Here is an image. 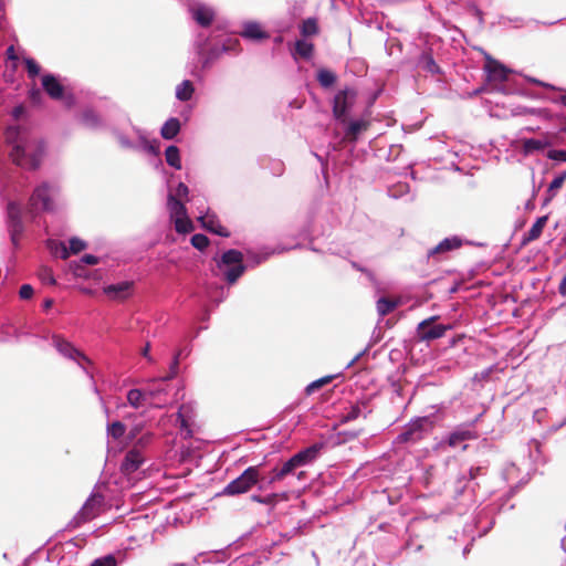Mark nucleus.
<instances>
[{
    "label": "nucleus",
    "mask_w": 566,
    "mask_h": 566,
    "mask_svg": "<svg viewBox=\"0 0 566 566\" xmlns=\"http://www.w3.org/2000/svg\"><path fill=\"white\" fill-rule=\"evenodd\" d=\"M6 140L12 146L10 157L15 165L27 169L40 167L45 151L41 139L18 126H9L6 130Z\"/></svg>",
    "instance_id": "nucleus-1"
},
{
    "label": "nucleus",
    "mask_w": 566,
    "mask_h": 566,
    "mask_svg": "<svg viewBox=\"0 0 566 566\" xmlns=\"http://www.w3.org/2000/svg\"><path fill=\"white\" fill-rule=\"evenodd\" d=\"M61 187L55 180H45L38 185L29 200V212L32 216L39 212H53L59 206Z\"/></svg>",
    "instance_id": "nucleus-2"
},
{
    "label": "nucleus",
    "mask_w": 566,
    "mask_h": 566,
    "mask_svg": "<svg viewBox=\"0 0 566 566\" xmlns=\"http://www.w3.org/2000/svg\"><path fill=\"white\" fill-rule=\"evenodd\" d=\"M323 443H314L291 457L281 468H274L271 472L269 483L283 480L285 476L293 474L300 468L312 463L319 455Z\"/></svg>",
    "instance_id": "nucleus-3"
},
{
    "label": "nucleus",
    "mask_w": 566,
    "mask_h": 566,
    "mask_svg": "<svg viewBox=\"0 0 566 566\" xmlns=\"http://www.w3.org/2000/svg\"><path fill=\"white\" fill-rule=\"evenodd\" d=\"M51 345L60 356L75 363L83 373L93 380V374L86 367V365L92 364V360L82 350L75 347L73 343L66 339L63 335L53 334L51 336Z\"/></svg>",
    "instance_id": "nucleus-4"
},
{
    "label": "nucleus",
    "mask_w": 566,
    "mask_h": 566,
    "mask_svg": "<svg viewBox=\"0 0 566 566\" xmlns=\"http://www.w3.org/2000/svg\"><path fill=\"white\" fill-rule=\"evenodd\" d=\"M217 268L229 284H233L244 273L243 254L239 250L230 249L222 253L217 261Z\"/></svg>",
    "instance_id": "nucleus-5"
},
{
    "label": "nucleus",
    "mask_w": 566,
    "mask_h": 566,
    "mask_svg": "<svg viewBox=\"0 0 566 566\" xmlns=\"http://www.w3.org/2000/svg\"><path fill=\"white\" fill-rule=\"evenodd\" d=\"M132 130L137 137V142L132 140L124 132L114 129L113 134L119 145L125 149L143 150L149 155H158L159 146L157 140H149L145 130L132 126Z\"/></svg>",
    "instance_id": "nucleus-6"
},
{
    "label": "nucleus",
    "mask_w": 566,
    "mask_h": 566,
    "mask_svg": "<svg viewBox=\"0 0 566 566\" xmlns=\"http://www.w3.org/2000/svg\"><path fill=\"white\" fill-rule=\"evenodd\" d=\"M169 379L166 377H156L145 381V390L148 407L163 409L168 406Z\"/></svg>",
    "instance_id": "nucleus-7"
},
{
    "label": "nucleus",
    "mask_w": 566,
    "mask_h": 566,
    "mask_svg": "<svg viewBox=\"0 0 566 566\" xmlns=\"http://www.w3.org/2000/svg\"><path fill=\"white\" fill-rule=\"evenodd\" d=\"M433 429V420L429 417H421L411 420L401 433L397 437V440L402 443H417L424 439Z\"/></svg>",
    "instance_id": "nucleus-8"
},
{
    "label": "nucleus",
    "mask_w": 566,
    "mask_h": 566,
    "mask_svg": "<svg viewBox=\"0 0 566 566\" xmlns=\"http://www.w3.org/2000/svg\"><path fill=\"white\" fill-rule=\"evenodd\" d=\"M167 207L171 220L175 223V229L178 233H188L192 231V222L187 216V209L180 199L176 198L172 192H169L167 199Z\"/></svg>",
    "instance_id": "nucleus-9"
},
{
    "label": "nucleus",
    "mask_w": 566,
    "mask_h": 566,
    "mask_svg": "<svg viewBox=\"0 0 566 566\" xmlns=\"http://www.w3.org/2000/svg\"><path fill=\"white\" fill-rule=\"evenodd\" d=\"M259 480V469L256 467H249L240 476L232 480L223 489V495H238L248 492Z\"/></svg>",
    "instance_id": "nucleus-10"
},
{
    "label": "nucleus",
    "mask_w": 566,
    "mask_h": 566,
    "mask_svg": "<svg viewBox=\"0 0 566 566\" xmlns=\"http://www.w3.org/2000/svg\"><path fill=\"white\" fill-rule=\"evenodd\" d=\"M7 227L12 244L18 248L21 235L24 232L22 210L15 201H9L7 207Z\"/></svg>",
    "instance_id": "nucleus-11"
},
{
    "label": "nucleus",
    "mask_w": 566,
    "mask_h": 566,
    "mask_svg": "<svg viewBox=\"0 0 566 566\" xmlns=\"http://www.w3.org/2000/svg\"><path fill=\"white\" fill-rule=\"evenodd\" d=\"M356 91L354 88H345L339 91L333 102V114L336 119L345 122L356 101Z\"/></svg>",
    "instance_id": "nucleus-12"
},
{
    "label": "nucleus",
    "mask_w": 566,
    "mask_h": 566,
    "mask_svg": "<svg viewBox=\"0 0 566 566\" xmlns=\"http://www.w3.org/2000/svg\"><path fill=\"white\" fill-rule=\"evenodd\" d=\"M437 319L438 316H431L418 324L417 333L420 339L429 342L441 338L447 331L452 328L450 324H434Z\"/></svg>",
    "instance_id": "nucleus-13"
},
{
    "label": "nucleus",
    "mask_w": 566,
    "mask_h": 566,
    "mask_svg": "<svg viewBox=\"0 0 566 566\" xmlns=\"http://www.w3.org/2000/svg\"><path fill=\"white\" fill-rule=\"evenodd\" d=\"M104 499L102 495L93 494L82 506L81 511L74 517L75 525H80L91 521L98 515L103 505Z\"/></svg>",
    "instance_id": "nucleus-14"
},
{
    "label": "nucleus",
    "mask_w": 566,
    "mask_h": 566,
    "mask_svg": "<svg viewBox=\"0 0 566 566\" xmlns=\"http://www.w3.org/2000/svg\"><path fill=\"white\" fill-rule=\"evenodd\" d=\"M476 439V433L468 426H460L450 432L444 442L451 448L461 447L462 450L467 449L464 442Z\"/></svg>",
    "instance_id": "nucleus-15"
},
{
    "label": "nucleus",
    "mask_w": 566,
    "mask_h": 566,
    "mask_svg": "<svg viewBox=\"0 0 566 566\" xmlns=\"http://www.w3.org/2000/svg\"><path fill=\"white\" fill-rule=\"evenodd\" d=\"M49 248L55 249L54 253L60 255L61 259L65 260L70 254H77L86 248V243L80 238H71L69 241V248L63 243H56L55 241H49Z\"/></svg>",
    "instance_id": "nucleus-16"
},
{
    "label": "nucleus",
    "mask_w": 566,
    "mask_h": 566,
    "mask_svg": "<svg viewBox=\"0 0 566 566\" xmlns=\"http://www.w3.org/2000/svg\"><path fill=\"white\" fill-rule=\"evenodd\" d=\"M240 35L250 41H262L270 38V34L263 29V25L254 20H247L242 22Z\"/></svg>",
    "instance_id": "nucleus-17"
},
{
    "label": "nucleus",
    "mask_w": 566,
    "mask_h": 566,
    "mask_svg": "<svg viewBox=\"0 0 566 566\" xmlns=\"http://www.w3.org/2000/svg\"><path fill=\"white\" fill-rule=\"evenodd\" d=\"M192 407L189 403L181 405L177 412L176 422L179 423L180 434L184 438H190L192 436Z\"/></svg>",
    "instance_id": "nucleus-18"
},
{
    "label": "nucleus",
    "mask_w": 566,
    "mask_h": 566,
    "mask_svg": "<svg viewBox=\"0 0 566 566\" xmlns=\"http://www.w3.org/2000/svg\"><path fill=\"white\" fill-rule=\"evenodd\" d=\"M192 19L201 27H208L214 18V11L211 7L200 2L190 6Z\"/></svg>",
    "instance_id": "nucleus-19"
},
{
    "label": "nucleus",
    "mask_w": 566,
    "mask_h": 566,
    "mask_svg": "<svg viewBox=\"0 0 566 566\" xmlns=\"http://www.w3.org/2000/svg\"><path fill=\"white\" fill-rule=\"evenodd\" d=\"M145 459L139 450L132 449L129 450L120 465V470L123 473L129 475L138 471L144 463Z\"/></svg>",
    "instance_id": "nucleus-20"
},
{
    "label": "nucleus",
    "mask_w": 566,
    "mask_h": 566,
    "mask_svg": "<svg viewBox=\"0 0 566 566\" xmlns=\"http://www.w3.org/2000/svg\"><path fill=\"white\" fill-rule=\"evenodd\" d=\"M494 514V506H485L476 514L475 524L480 530L479 536L485 535L493 527Z\"/></svg>",
    "instance_id": "nucleus-21"
},
{
    "label": "nucleus",
    "mask_w": 566,
    "mask_h": 566,
    "mask_svg": "<svg viewBox=\"0 0 566 566\" xmlns=\"http://www.w3.org/2000/svg\"><path fill=\"white\" fill-rule=\"evenodd\" d=\"M78 122L87 129L96 130L104 126L101 115L92 107H85L78 115Z\"/></svg>",
    "instance_id": "nucleus-22"
},
{
    "label": "nucleus",
    "mask_w": 566,
    "mask_h": 566,
    "mask_svg": "<svg viewBox=\"0 0 566 566\" xmlns=\"http://www.w3.org/2000/svg\"><path fill=\"white\" fill-rule=\"evenodd\" d=\"M133 284L130 281L109 284L103 289V292L113 300H124L129 296Z\"/></svg>",
    "instance_id": "nucleus-23"
},
{
    "label": "nucleus",
    "mask_w": 566,
    "mask_h": 566,
    "mask_svg": "<svg viewBox=\"0 0 566 566\" xmlns=\"http://www.w3.org/2000/svg\"><path fill=\"white\" fill-rule=\"evenodd\" d=\"M485 468L482 465L471 467L467 472L461 473L455 482V493L461 495L469 481L475 480L478 476L485 474Z\"/></svg>",
    "instance_id": "nucleus-24"
},
{
    "label": "nucleus",
    "mask_w": 566,
    "mask_h": 566,
    "mask_svg": "<svg viewBox=\"0 0 566 566\" xmlns=\"http://www.w3.org/2000/svg\"><path fill=\"white\" fill-rule=\"evenodd\" d=\"M199 220L201 221L202 227L208 231L224 238L230 235L229 231L221 226L214 213L207 212L206 214L200 216Z\"/></svg>",
    "instance_id": "nucleus-25"
},
{
    "label": "nucleus",
    "mask_w": 566,
    "mask_h": 566,
    "mask_svg": "<svg viewBox=\"0 0 566 566\" xmlns=\"http://www.w3.org/2000/svg\"><path fill=\"white\" fill-rule=\"evenodd\" d=\"M42 86L44 91L52 97L53 99H60L63 97L64 87L57 81V78L52 74H45L42 76Z\"/></svg>",
    "instance_id": "nucleus-26"
},
{
    "label": "nucleus",
    "mask_w": 566,
    "mask_h": 566,
    "mask_svg": "<svg viewBox=\"0 0 566 566\" xmlns=\"http://www.w3.org/2000/svg\"><path fill=\"white\" fill-rule=\"evenodd\" d=\"M462 245V239L454 235L450 238L443 239L439 242L434 248L430 249L428 252L429 256H434L437 254H443L455 249H459Z\"/></svg>",
    "instance_id": "nucleus-27"
},
{
    "label": "nucleus",
    "mask_w": 566,
    "mask_h": 566,
    "mask_svg": "<svg viewBox=\"0 0 566 566\" xmlns=\"http://www.w3.org/2000/svg\"><path fill=\"white\" fill-rule=\"evenodd\" d=\"M522 153L525 156L532 155L536 151L544 150L551 146L547 138H524L522 139Z\"/></svg>",
    "instance_id": "nucleus-28"
},
{
    "label": "nucleus",
    "mask_w": 566,
    "mask_h": 566,
    "mask_svg": "<svg viewBox=\"0 0 566 566\" xmlns=\"http://www.w3.org/2000/svg\"><path fill=\"white\" fill-rule=\"evenodd\" d=\"M485 71L490 80L500 82L505 81L510 73V70L494 60L486 61Z\"/></svg>",
    "instance_id": "nucleus-29"
},
{
    "label": "nucleus",
    "mask_w": 566,
    "mask_h": 566,
    "mask_svg": "<svg viewBox=\"0 0 566 566\" xmlns=\"http://www.w3.org/2000/svg\"><path fill=\"white\" fill-rule=\"evenodd\" d=\"M127 403L134 408L139 409L148 406L145 388H133L127 391L126 395Z\"/></svg>",
    "instance_id": "nucleus-30"
},
{
    "label": "nucleus",
    "mask_w": 566,
    "mask_h": 566,
    "mask_svg": "<svg viewBox=\"0 0 566 566\" xmlns=\"http://www.w3.org/2000/svg\"><path fill=\"white\" fill-rule=\"evenodd\" d=\"M418 66L431 74H440L441 69L436 63L431 52H422L418 60Z\"/></svg>",
    "instance_id": "nucleus-31"
},
{
    "label": "nucleus",
    "mask_w": 566,
    "mask_h": 566,
    "mask_svg": "<svg viewBox=\"0 0 566 566\" xmlns=\"http://www.w3.org/2000/svg\"><path fill=\"white\" fill-rule=\"evenodd\" d=\"M370 411L371 410L368 408L367 402L356 403L352 406L346 413L343 415V421L349 422L356 420L359 417L366 418Z\"/></svg>",
    "instance_id": "nucleus-32"
},
{
    "label": "nucleus",
    "mask_w": 566,
    "mask_h": 566,
    "mask_svg": "<svg viewBox=\"0 0 566 566\" xmlns=\"http://www.w3.org/2000/svg\"><path fill=\"white\" fill-rule=\"evenodd\" d=\"M180 132V122L176 117L167 119L160 129V135L164 139H174Z\"/></svg>",
    "instance_id": "nucleus-33"
},
{
    "label": "nucleus",
    "mask_w": 566,
    "mask_h": 566,
    "mask_svg": "<svg viewBox=\"0 0 566 566\" xmlns=\"http://www.w3.org/2000/svg\"><path fill=\"white\" fill-rule=\"evenodd\" d=\"M176 98L180 102H188L195 94V85L190 80H184L176 86Z\"/></svg>",
    "instance_id": "nucleus-34"
},
{
    "label": "nucleus",
    "mask_w": 566,
    "mask_h": 566,
    "mask_svg": "<svg viewBox=\"0 0 566 566\" xmlns=\"http://www.w3.org/2000/svg\"><path fill=\"white\" fill-rule=\"evenodd\" d=\"M314 46L306 40H297L292 51L293 57L296 60L297 56L303 59H310L313 54Z\"/></svg>",
    "instance_id": "nucleus-35"
},
{
    "label": "nucleus",
    "mask_w": 566,
    "mask_h": 566,
    "mask_svg": "<svg viewBox=\"0 0 566 566\" xmlns=\"http://www.w3.org/2000/svg\"><path fill=\"white\" fill-rule=\"evenodd\" d=\"M399 302L397 300H391L388 297H380L376 303V310L380 317L386 316L391 313L396 307H398Z\"/></svg>",
    "instance_id": "nucleus-36"
},
{
    "label": "nucleus",
    "mask_w": 566,
    "mask_h": 566,
    "mask_svg": "<svg viewBox=\"0 0 566 566\" xmlns=\"http://www.w3.org/2000/svg\"><path fill=\"white\" fill-rule=\"evenodd\" d=\"M546 221H547V217L537 218V220L533 223L531 229L525 234L524 241L531 242V241L538 239L543 232Z\"/></svg>",
    "instance_id": "nucleus-37"
},
{
    "label": "nucleus",
    "mask_w": 566,
    "mask_h": 566,
    "mask_svg": "<svg viewBox=\"0 0 566 566\" xmlns=\"http://www.w3.org/2000/svg\"><path fill=\"white\" fill-rule=\"evenodd\" d=\"M165 158L167 164L175 168V169H181V159H180V151L179 148L175 145H170L165 150Z\"/></svg>",
    "instance_id": "nucleus-38"
},
{
    "label": "nucleus",
    "mask_w": 566,
    "mask_h": 566,
    "mask_svg": "<svg viewBox=\"0 0 566 566\" xmlns=\"http://www.w3.org/2000/svg\"><path fill=\"white\" fill-rule=\"evenodd\" d=\"M317 81L322 87L329 88L335 84L336 75L327 69H321L317 72Z\"/></svg>",
    "instance_id": "nucleus-39"
},
{
    "label": "nucleus",
    "mask_w": 566,
    "mask_h": 566,
    "mask_svg": "<svg viewBox=\"0 0 566 566\" xmlns=\"http://www.w3.org/2000/svg\"><path fill=\"white\" fill-rule=\"evenodd\" d=\"M98 263V258L93 255V254H85L81 258L80 262L78 263H74L72 265L73 268V272L75 275L77 276H83L84 273H83V266L82 264H87V265H95Z\"/></svg>",
    "instance_id": "nucleus-40"
},
{
    "label": "nucleus",
    "mask_w": 566,
    "mask_h": 566,
    "mask_svg": "<svg viewBox=\"0 0 566 566\" xmlns=\"http://www.w3.org/2000/svg\"><path fill=\"white\" fill-rule=\"evenodd\" d=\"M338 375H328V376H324L319 379H316L314 381H312L311 384H308L305 388V392L307 395H312L314 394L316 390H318L319 388L328 385L329 382H332V380L334 378H336Z\"/></svg>",
    "instance_id": "nucleus-41"
},
{
    "label": "nucleus",
    "mask_w": 566,
    "mask_h": 566,
    "mask_svg": "<svg viewBox=\"0 0 566 566\" xmlns=\"http://www.w3.org/2000/svg\"><path fill=\"white\" fill-rule=\"evenodd\" d=\"M126 427L120 421H114L107 424V434L117 440L125 434Z\"/></svg>",
    "instance_id": "nucleus-42"
},
{
    "label": "nucleus",
    "mask_w": 566,
    "mask_h": 566,
    "mask_svg": "<svg viewBox=\"0 0 566 566\" xmlns=\"http://www.w3.org/2000/svg\"><path fill=\"white\" fill-rule=\"evenodd\" d=\"M221 52L224 53H231V54H239L241 52V44L238 39L228 38L221 46Z\"/></svg>",
    "instance_id": "nucleus-43"
},
{
    "label": "nucleus",
    "mask_w": 566,
    "mask_h": 566,
    "mask_svg": "<svg viewBox=\"0 0 566 566\" xmlns=\"http://www.w3.org/2000/svg\"><path fill=\"white\" fill-rule=\"evenodd\" d=\"M367 127V123L361 120V119H357V120H353L349 123L347 129H346V135L349 137V138H356V136L361 132L364 130L365 128Z\"/></svg>",
    "instance_id": "nucleus-44"
},
{
    "label": "nucleus",
    "mask_w": 566,
    "mask_h": 566,
    "mask_svg": "<svg viewBox=\"0 0 566 566\" xmlns=\"http://www.w3.org/2000/svg\"><path fill=\"white\" fill-rule=\"evenodd\" d=\"M90 566H117V559L114 555L108 554L94 559Z\"/></svg>",
    "instance_id": "nucleus-45"
},
{
    "label": "nucleus",
    "mask_w": 566,
    "mask_h": 566,
    "mask_svg": "<svg viewBox=\"0 0 566 566\" xmlns=\"http://www.w3.org/2000/svg\"><path fill=\"white\" fill-rule=\"evenodd\" d=\"M191 244L193 248L202 251L209 245V239L202 233H196L191 238Z\"/></svg>",
    "instance_id": "nucleus-46"
},
{
    "label": "nucleus",
    "mask_w": 566,
    "mask_h": 566,
    "mask_svg": "<svg viewBox=\"0 0 566 566\" xmlns=\"http://www.w3.org/2000/svg\"><path fill=\"white\" fill-rule=\"evenodd\" d=\"M566 180V171H563L560 174H558L549 184L548 186V192L551 193V196H554L555 195V191L558 190L564 181Z\"/></svg>",
    "instance_id": "nucleus-47"
},
{
    "label": "nucleus",
    "mask_w": 566,
    "mask_h": 566,
    "mask_svg": "<svg viewBox=\"0 0 566 566\" xmlns=\"http://www.w3.org/2000/svg\"><path fill=\"white\" fill-rule=\"evenodd\" d=\"M24 64L28 71V75L32 78L39 75L40 73V66L39 64L31 57L24 59Z\"/></svg>",
    "instance_id": "nucleus-48"
},
{
    "label": "nucleus",
    "mask_w": 566,
    "mask_h": 566,
    "mask_svg": "<svg viewBox=\"0 0 566 566\" xmlns=\"http://www.w3.org/2000/svg\"><path fill=\"white\" fill-rule=\"evenodd\" d=\"M180 356H181V350H178L175 354V356L172 358V361L170 364L169 374L165 376L167 379L171 380V379H174L177 376Z\"/></svg>",
    "instance_id": "nucleus-49"
},
{
    "label": "nucleus",
    "mask_w": 566,
    "mask_h": 566,
    "mask_svg": "<svg viewBox=\"0 0 566 566\" xmlns=\"http://www.w3.org/2000/svg\"><path fill=\"white\" fill-rule=\"evenodd\" d=\"M547 158L555 161L566 163V149H551L547 153Z\"/></svg>",
    "instance_id": "nucleus-50"
},
{
    "label": "nucleus",
    "mask_w": 566,
    "mask_h": 566,
    "mask_svg": "<svg viewBox=\"0 0 566 566\" xmlns=\"http://www.w3.org/2000/svg\"><path fill=\"white\" fill-rule=\"evenodd\" d=\"M269 254L268 253H249L248 254V258H249V261H251L252 265H259L261 264L262 262H264L266 259H268Z\"/></svg>",
    "instance_id": "nucleus-51"
},
{
    "label": "nucleus",
    "mask_w": 566,
    "mask_h": 566,
    "mask_svg": "<svg viewBox=\"0 0 566 566\" xmlns=\"http://www.w3.org/2000/svg\"><path fill=\"white\" fill-rule=\"evenodd\" d=\"M33 295V287L30 285V284H23L21 287H20V291H19V296L22 298V300H29L31 298Z\"/></svg>",
    "instance_id": "nucleus-52"
},
{
    "label": "nucleus",
    "mask_w": 566,
    "mask_h": 566,
    "mask_svg": "<svg viewBox=\"0 0 566 566\" xmlns=\"http://www.w3.org/2000/svg\"><path fill=\"white\" fill-rule=\"evenodd\" d=\"M302 32L306 35L314 34L316 32V24L313 20L304 22Z\"/></svg>",
    "instance_id": "nucleus-53"
},
{
    "label": "nucleus",
    "mask_w": 566,
    "mask_h": 566,
    "mask_svg": "<svg viewBox=\"0 0 566 566\" xmlns=\"http://www.w3.org/2000/svg\"><path fill=\"white\" fill-rule=\"evenodd\" d=\"M189 193V189L188 187L184 184V182H179V185L177 186V189H176V198L179 197V198H186Z\"/></svg>",
    "instance_id": "nucleus-54"
},
{
    "label": "nucleus",
    "mask_w": 566,
    "mask_h": 566,
    "mask_svg": "<svg viewBox=\"0 0 566 566\" xmlns=\"http://www.w3.org/2000/svg\"><path fill=\"white\" fill-rule=\"evenodd\" d=\"M516 470L517 469H516L515 464L512 463V464L507 465L503 472L504 479L507 481H511L513 479V475L515 474Z\"/></svg>",
    "instance_id": "nucleus-55"
},
{
    "label": "nucleus",
    "mask_w": 566,
    "mask_h": 566,
    "mask_svg": "<svg viewBox=\"0 0 566 566\" xmlns=\"http://www.w3.org/2000/svg\"><path fill=\"white\" fill-rule=\"evenodd\" d=\"M390 195L395 198L399 197L400 195H402L403 192H407L408 191V186L407 185H399L397 186V190L396 189H390Z\"/></svg>",
    "instance_id": "nucleus-56"
},
{
    "label": "nucleus",
    "mask_w": 566,
    "mask_h": 566,
    "mask_svg": "<svg viewBox=\"0 0 566 566\" xmlns=\"http://www.w3.org/2000/svg\"><path fill=\"white\" fill-rule=\"evenodd\" d=\"M24 113V107L22 105H19V106H15L12 111V116L15 118V119H19L22 114Z\"/></svg>",
    "instance_id": "nucleus-57"
},
{
    "label": "nucleus",
    "mask_w": 566,
    "mask_h": 566,
    "mask_svg": "<svg viewBox=\"0 0 566 566\" xmlns=\"http://www.w3.org/2000/svg\"><path fill=\"white\" fill-rule=\"evenodd\" d=\"M558 292L562 296H566V274L563 276L559 283Z\"/></svg>",
    "instance_id": "nucleus-58"
},
{
    "label": "nucleus",
    "mask_w": 566,
    "mask_h": 566,
    "mask_svg": "<svg viewBox=\"0 0 566 566\" xmlns=\"http://www.w3.org/2000/svg\"><path fill=\"white\" fill-rule=\"evenodd\" d=\"M149 350H150V345H149V343H147V344H146V346H145V347L143 348V350H142V355H143L145 358H147V360H148L149 363H153V357L150 356Z\"/></svg>",
    "instance_id": "nucleus-59"
},
{
    "label": "nucleus",
    "mask_w": 566,
    "mask_h": 566,
    "mask_svg": "<svg viewBox=\"0 0 566 566\" xmlns=\"http://www.w3.org/2000/svg\"><path fill=\"white\" fill-rule=\"evenodd\" d=\"M275 499H276V494H270V495L263 496L261 503L262 504H273L275 502Z\"/></svg>",
    "instance_id": "nucleus-60"
},
{
    "label": "nucleus",
    "mask_w": 566,
    "mask_h": 566,
    "mask_svg": "<svg viewBox=\"0 0 566 566\" xmlns=\"http://www.w3.org/2000/svg\"><path fill=\"white\" fill-rule=\"evenodd\" d=\"M367 352V348L361 350L360 353H358L346 366V368H349L352 367L356 361H358L360 359V357L363 355H365V353Z\"/></svg>",
    "instance_id": "nucleus-61"
},
{
    "label": "nucleus",
    "mask_w": 566,
    "mask_h": 566,
    "mask_svg": "<svg viewBox=\"0 0 566 566\" xmlns=\"http://www.w3.org/2000/svg\"><path fill=\"white\" fill-rule=\"evenodd\" d=\"M7 56L9 60H17V55H15V52H14V48L12 45H10L8 49H7Z\"/></svg>",
    "instance_id": "nucleus-62"
},
{
    "label": "nucleus",
    "mask_w": 566,
    "mask_h": 566,
    "mask_svg": "<svg viewBox=\"0 0 566 566\" xmlns=\"http://www.w3.org/2000/svg\"><path fill=\"white\" fill-rule=\"evenodd\" d=\"M558 101H559L564 106H566V93H565V94H562V95L558 97Z\"/></svg>",
    "instance_id": "nucleus-63"
},
{
    "label": "nucleus",
    "mask_w": 566,
    "mask_h": 566,
    "mask_svg": "<svg viewBox=\"0 0 566 566\" xmlns=\"http://www.w3.org/2000/svg\"><path fill=\"white\" fill-rule=\"evenodd\" d=\"M560 546H562L563 551L566 553V535L562 538Z\"/></svg>",
    "instance_id": "nucleus-64"
}]
</instances>
